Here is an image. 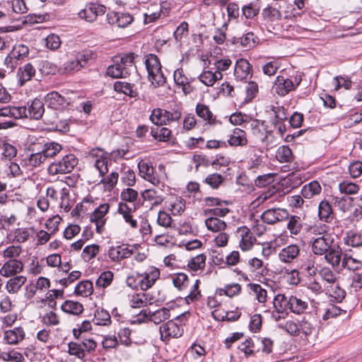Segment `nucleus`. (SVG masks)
I'll return each instance as SVG.
<instances>
[{"label":"nucleus","instance_id":"nucleus-1","mask_svg":"<svg viewBox=\"0 0 362 362\" xmlns=\"http://www.w3.org/2000/svg\"><path fill=\"white\" fill-rule=\"evenodd\" d=\"M312 239L313 252L317 256L323 255L325 262L332 268L339 267L341 263L342 250L337 243H335L332 235Z\"/></svg>","mask_w":362,"mask_h":362},{"label":"nucleus","instance_id":"nucleus-2","mask_svg":"<svg viewBox=\"0 0 362 362\" xmlns=\"http://www.w3.org/2000/svg\"><path fill=\"white\" fill-rule=\"evenodd\" d=\"M134 54L129 52L120 57L107 69V75L112 78H126L135 69Z\"/></svg>","mask_w":362,"mask_h":362},{"label":"nucleus","instance_id":"nucleus-3","mask_svg":"<svg viewBox=\"0 0 362 362\" xmlns=\"http://www.w3.org/2000/svg\"><path fill=\"white\" fill-rule=\"evenodd\" d=\"M148 78L156 86H161L166 82L165 77L161 70V64L158 57L153 54L145 56L144 61Z\"/></svg>","mask_w":362,"mask_h":362},{"label":"nucleus","instance_id":"nucleus-4","mask_svg":"<svg viewBox=\"0 0 362 362\" xmlns=\"http://www.w3.org/2000/svg\"><path fill=\"white\" fill-rule=\"evenodd\" d=\"M78 164V159L74 154H67L58 160L52 163L47 168L49 175L71 173Z\"/></svg>","mask_w":362,"mask_h":362},{"label":"nucleus","instance_id":"nucleus-5","mask_svg":"<svg viewBox=\"0 0 362 362\" xmlns=\"http://www.w3.org/2000/svg\"><path fill=\"white\" fill-rule=\"evenodd\" d=\"M300 78L297 77L292 80L283 76H278L274 81L273 89L275 93L280 96H284L288 93L295 90L300 85Z\"/></svg>","mask_w":362,"mask_h":362},{"label":"nucleus","instance_id":"nucleus-6","mask_svg":"<svg viewBox=\"0 0 362 362\" xmlns=\"http://www.w3.org/2000/svg\"><path fill=\"white\" fill-rule=\"evenodd\" d=\"M160 339L163 341H169L171 339H177L180 337L184 329L181 325H178L174 320H168L163 324L159 329Z\"/></svg>","mask_w":362,"mask_h":362},{"label":"nucleus","instance_id":"nucleus-7","mask_svg":"<svg viewBox=\"0 0 362 362\" xmlns=\"http://www.w3.org/2000/svg\"><path fill=\"white\" fill-rule=\"evenodd\" d=\"M110 204L104 203L100 204L94 209L90 215V221L95 225V230L98 234H102L105 230V225L107 221L106 215L110 210Z\"/></svg>","mask_w":362,"mask_h":362},{"label":"nucleus","instance_id":"nucleus-8","mask_svg":"<svg viewBox=\"0 0 362 362\" xmlns=\"http://www.w3.org/2000/svg\"><path fill=\"white\" fill-rule=\"evenodd\" d=\"M289 217L288 211L282 208L272 207L265 210L260 216L261 220L269 225H274Z\"/></svg>","mask_w":362,"mask_h":362},{"label":"nucleus","instance_id":"nucleus-9","mask_svg":"<svg viewBox=\"0 0 362 362\" xmlns=\"http://www.w3.org/2000/svg\"><path fill=\"white\" fill-rule=\"evenodd\" d=\"M235 235L239 239L238 245L243 252H247L252 250L257 240L249 228L245 226L238 227Z\"/></svg>","mask_w":362,"mask_h":362},{"label":"nucleus","instance_id":"nucleus-10","mask_svg":"<svg viewBox=\"0 0 362 362\" xmlns=\"http://www.w3.org/2000/svg\"><path fill=\"white\" fill-rule=\"evenodd\" d=\"M135 250L130 246L122 244L117 246H111L107 251V255L115 263H119L123 259L134 255Z\"/></svg>","mask_w":362,"mask_h":362},{"label":"nucleus","instance_id":"nucleus-11","mask_svg":"<svg viewBox=\"0 0 362 362\" xmlns=\"http://www.w3.org/2000/svg\"><path fill=\"white\" fill-rule=\"evenodd\" d=\"M106 19L110 25L124 28L133 23L134 18L128 12L110 11L107 13Z\"/></svg>","mask_w":362,"mask_h":362},{"label":"nucleus","instance_id":"nucleus-12","mask_svg":"<svg viewBox=\"0 0 362 362\" xmlns=\"http://www.w3.org/2000/svg\"><path fill=\"white\" fill-rule=\"evenodd\" d=\"M139 316L143 321H150L158 325L170 317V311L167 308H162L153 312L149 310H142Z\"/></svg>","mask_w":362,"mask_h":362},{"label":"nucleus","instance_id":"nucleus-13","mask_svg":"<svg viewBox=\"0 0 362 362\" xmlns=\"http://www.w3.org/2000/svg\"><path fill=\"white\" fill-rule=\"evenodd\" d=\"M105 11L106 8L103 5L90 3L84 8L81 9L78 15L80 18L92 23L97 19L98 16L104 15Z\"/></svg>","mask_w":362,"mask_h":362},{"label":"nucleus","instance_id":"nucleus-14","mask_svg":"<svg viewBox=\"0 0 362 362\" xmlns=\"http://www.w3.org/2000/svg\"><path fill=\"white\" fill-rule=\"evenodd\" d=\"M245 155L248 159V170L255 173L264 165L263 157L255 146H250L245 151Z\"/></svg>","mask_w":362,"mask_h":362},{"label":"nucleus","instance_id":"nucleus-15","mask_svg":"<svg viewBox=\"0 0 362 362\" xmlns=\"http://www.w3.org/2000/svg\"><path fill=\"white\" fill-rule=\"evenodd\" d=\"M23 263L18 259L6 261L0 269V274L5 277L18 276L23 270Z\"/></svg>","mask_w":362,"mask_h":362},{"label":"nucleus","instance_id":"nucleus-16","mask_svg":"<svg viewBox=\"0 0 362 362\" xmlns=\"http://www.w3.org/2000/svg\"><path fill=\"white\" fill-rule=\"evenodd\" d=\"M332 201L322 199L318 205V217L321 221L329 223L335 218Z\"/></svg>","mask_w":362,"mask_h":362},{"label":"nucleus","instance_id":"nucleus-17","mask_svg":"<svg viewBox=\"0 0 362 362\" xmlns=\"http://www.w3.org/2000/svg\"><path fill=\"white\" fill-rule=\"evenodd\" d=\"M28 104V107H25V112L23 117H29L34 119H41L45 112V107L42 101L40 99L35 98L30 103V104Z\"/></svg>","mask_w":362,"mask_h":362},{"label":"nucleus","instance_id":"nucleus-18","mask_svg":"<svg viewBox=\"0 0 362 362\" xmlns=\"http://www.w3.org/2000/svg\"><path fill=\"white\" fill-rule=\"evenodd\" d=\"M45 100L47 103L48 107L54 110L63 109L69 104L67 99L57 91L47 93Z\"/></svg>","mask_w":362,"mask_h":362},{"label":"nucleus","instance_id":"nucleus-19","mask_svg":"<svg viewBox=\"0 0 362 362\" xmlns=\"http://www.w3.org/2000/svg\"><path fill=\"white\" fill-rule=\"evenodd\" d=\"M139 175L146 180L150 182L155 186H158L160 183V179L154 174V168L148 163L139 162Z\"/></svg>","mask_w":362,"mask_h":362},{"label":"nucleus","instance_id":"nucleus-20","mask_svg":"<svg viewBox=\"0 0 362 362\" xmlns=\"http://www.w3.org/2000/svg\"><path fill=\"white\" fill-rule=\"evenodd\" d=\"M300 248L297 244L289 245L281 250L279 259L284 263H291L300 255Z\"/></svg>","mask_w":362,"mask_h":362},{"label":"nucleus","instance_id":"nucleus-21","mask_svg":"<svg viewBox=\"0 0 362 362\" xmlns=\"http://www.w3.org/2000/svg\"><path fill=\"white\" fill-rule=\"evenodd\" d=\"M251 75L252 69L248 61L242 58L238 59L234 68V76L236 79L243 81Z\"/></svg>","mask_w":362,"mask_h":362},{"label":"nucleus","instance_id":"nucleus-22","mask_svg":"<svg viewBox=\"0 0 362 362\" xmlns=\"http://www.w3.org/2000/svg\"><path fill=\"white\" fill-rule=\"evenodd\" d=\"M160 276L158 269L153 267L148 272L140 274V288L142 291H146L150 288Z\"/></svg>","mask_w":362,"mask_h":362},{"label":"nucleus","instance_id":"nucleus-23","mask_svg":"<svg viewBox=\"0 0 362 362\" xmlns=\"http://www.w3.org/2000/svg\"><path fill=\"white\" fill-rule=\"evenodd\" d=\"M45 160V156L40 151L32 153L28 158H23L21 161V164L23 167H25L27 170H33L36 168L40 167Z\"/></svg>","mask_w":362,"mask_h":362},{"label":"nucleus","instance_id":"nucleus-24","mask_svg":"<svg viewBox=\"0 0 362 362\" xmlns=\"http://www.w3.org/2000/svg\"><path fill=\"white\" fill-rule=\"evenodd\" d=\"M4 340L8 344H17L25 338L24 329L21 327H15L4 332Z\"/></svg>","mask_w":362,"mask_h":362},{"label":"nucleus","instance_id":"nucleus-25","mask_svg":"<svg viewBox=\"0 0 362 362\" xmlns=\"http://www.w3.org/2000/svg\"><path fill=\"white\" fill-rule=\"evenodd\" d=\"M228 143L230 146H244L247 144L246 133L244 130L235 128L229 136Z\"/></svg>","mask_w":362,"mask_h":362},{"label":"nucleus","instance_id":"nucleus-26","mask_svg":"<svg viewBox=\"0 0 362 362\" xmlns=\"http://www.w3.org/2000/svg\"><path fill=\"white\" fill-rule=\"evenodd\" d=\"M308 308V303L307 301L303 300L296 296H289L288 310L291 313L300 315L304 313Z\"/></svg>","mask_w":362,"mask_h":362},{"label":"nucleus","instance_id":"nucleus-27","mask_svg":"<svg viewBox=\"0 0 362 362\" xmlns=\"http://www.w3.org/2000/svg\"><path fill=\"white\" fill-rule=\"evenodd\" d=\"M154 302L153 298L148 293H139L132 296L130 303L131 306L134 308H139L141 307L151 305Z\"/></svg>","mask_w":362,"mask_h":362},{"label":"nucleus","instance_id":"nucleus-28","mask_svg":"<svg viewBox=\"0 0 362 362\" xmlns=\"http://www.w3.org/2000/svg\"><path fill=\"white\" fill-rule=\"evenodd\" d=\"M35 74V69L30 63H28L23 66L19 67L17 76L21 86H23L25 82L30 81Z\"/></svg>","mask_w":362,"mask_h":362},{"label":"nucleus","instance_id":"nucleus-29","mask_svg":"<svg viewBox=\"0 0 362 362\" xmlns=\"http://www.w3.org/2000/svg\"><path fill=\"white\" fill-rule=\"evenodd\" d=\"M195 110L197 116L202 118L204 122H206L209 124H216V117L214 116L212 112L206 105L198 103L196 105Z\"/></svg>","mask_w":362,"mask_h":362},{"label":"nucleus","instance_id":"nucleus-30","mask_svg":"<svg viewBox=\"0 0 362 362\" xmlns=\"http://www.w3.org/2000/svg\"><path fill=\"white\" fill-rule=\"evenodd\" d=\"M223 74L218 71H211L204 70L199 76L198 78L203 84L206 86H212L216 81L222 79Z\"/></svg>","mask_w":362,"mask_h":362},{"label":"nucleus","instance_id":"nucleus-31","mask_svg":"<svg viewBox=\"0 0 362 362\" xmlns=\"http://www.w3.org/2000/svg\"><path fill=\"white\" fill-rule=\"evenodd\" d=\"M25 107L6 106L0 108V116L9 117L14 119L23 118L25 115Z\"/></svg>","mask_w":362,"mask_h":362},{"label":"nucleus","instance_id":"nucleus-32","mask_svg":"<svg viewBox=\"0 0 362 362\" xmlns=\"http://www.w3.org/2000/svg\"><path fill=\"white\" fill-rule=\"evenodd\" d=\"M144 202H148L151 208L160 205L163 198L153 189H145L141 194Z\"/></svg>","mask_w":362,"mask_h":362},{"label":"nucleus","instance_id":"nucleus-33","mask_svg":"<svg viewBox=\"0 0 362 362\" xmlns=\"http://www.w3.org/2000/svg\"><path fill=\"white\" fill-rule=\"evenodd\" d=\"M206 256L204 253L192 257L187 263L189 270L193 272H202L206 267Z\"/></svg>","mask_w":362,"mask_h":362},{"label":"nucleus","instance_id":"nucleus-34","mask_svg":"<svg viewBox=\"0 0 362 362\" xmlns=\"http://www.w3.org/2000/svg\"><path fill=\"white\" fill-rule=\"evenodd\" d=\"M322 187L318 181L313 180L308 184L305 185L302 189V196L305 199H311L314 196L321 193Z\"/></svg>","mask_w":362,"mask_h":362},{"label":"nucleus","instance_id":"nucleus-35","mask_svg":"<svg viewBox=\"0 0 362 362\" xmlns=\"http://www.w3.org/2000/svg\"><path fill=\"white\" fill-rule=\"evenodd\" d=\"M7 281L6 288L9 293H16L26 282L27 278L24 276H14Z\"/></svg>","mask_w":362,"mask_h":362},{"label":"nucleus","instance_id":"nucleus-36","mask_svg":"<svg viewBox=\"0 0 362 362\" xmlns=\"http://www.w3.org/2000/svg\"><path fill=\"white\" fill-rule=\"evenodd\" d=\"M345 245L353 247H359L362 246V233L358 231L349 230L344 238Z\"/></svg>","mask_w":362,"mask_h":362},{"label":"nucleus","instance_id":"nucleus-37","mask_svg":"<svg viewBox=\"0 0 362 362\" xmlns=\"http://www.w3.org/2000/svg\"><path fill=\"white\" fill-rule=\"evenodd\" d=\"M61 309L64 313L75 315H78L83 311V307L81 303L70 300H65L62 305Z\"/></svg>","mask_w":362,"mask_h":362},{"label":"nucleus","instance_id":"nucleus-38","mask_svg":"<svg viewBox=\"0 0 362 362\" xmlns=\"http://www.w3.org/2000/svg\"><path fill=\"white\" fill-rule=\"evenodd\" d=\"M353 201L354 199L352 197H332L333 205L344 213L351 210Z\"/></svg>","mask_w":362,"mask_h":362},{"label":"nucleus","instance_id":"nucleus-39","mask_svg":"<svg viewBox=\"0 0 362 362\" xmlns=\"http://www.w3.org/2000/svg\"><path fill=\"white\" fill-rule=\"evenodd\" d=\"M134 84L124 81H116L114 83V89L116 92L122 93L131 98H136L138 95L137 92L134 90Z\"/></svg>","mask_w":362,"mask_h":362},{"label":"nucleus","instance_id":"nucleus-40","mask_svg":"<svg viewBox=\"0 0 362 362\" xmlns=\"http://www.w3.org/2000/svg\"><path fill=\"white\" fill-rule=\"evenodd\" d=\"M205 225L209 230L218 233L223 231L226 227V223L217 217H209L206 219Z\"/></svg>","mask_w":362,"mask_h":362},{"label":"nucleus","instance_id":"nucleus-41","mask_svg":"<svg viewBox=\"0 0 362 362\" xmlns=\"http://www.w3.org/2000/svg\"><path fill=\"white\" fill-rule=\"evenodd\" d=\"M151 122L157 126L167 125L166 110L162 108H154L149 117Z\"/></svg>","mask_w":362,"mask_h":362},{"label":"nucleus","instance_id":"nucleus-42","mask_svg":"<svg viewBox=\"0 0 362 362\" xmlns=\"http://www.w3.org/2000/svg\"><path fill=\"white\" fill-rule=\"evenodd\" d=\"M273 305L277 313H284L288 310L289 296L277 294L274 298Z\"/></svg>","mask_w":362,"mask_h":362},{"label":"nucleus","instance_id":"nucleus-43","mask_svg":"<svg viewBox=\"0 0 362 362\" xmlns=\"http://www.w3.org/2000/svg\"><path fill=\"white\" fill-rule=\"evenodd\" d=\"M277 194L274 188H271L265 192H262L255 200L253 201L252 204L259 206L269 200V204L274 203L276 200Z\"/></svg>","mask_w":362,"mask_h":362},{"label":"nucleus","instance_id":"nucleus-44","mask_svg":"<svg viewBox=\"0 0 362 362\" xmlns=\"http://www.w3.org/2000/svg\"><path fill=\"white\" fill-rule=\"evenodd\" d=\"M62 149V146L57 142H48L46 143L41 153L45 156V159L54 157L59 153Z\"/></svg>","mask_w":362,"mask_h":362},{"label":"nucleus","instance_id":"nucleus-45","mask_svg":"<svg viewBox=\"0 0 362 362\" xmlns=\"http://www.w3.org/2000/svg\"><path fill=\"white\" fill-rule=\"evenodd\" d=\"M319 275L327 285L337 283L339 279V276L328 267H322L319 271Z\"/></svg>","mask_w":362,"mask_h":362},{"label":"nucleus","instance_id":"nucleus-46","mask_svg":"<svg viewBox=\"0 0 362 362\" xmlns=\"http://www.w3.org/2000/svg\"><path fill=\"white\" fill-rule=\"evenodd\" d=\"M151 136L159 141H168L172 136V131L167 127L152 128Z\"/></svg>","mask_w":362,"mask_h":362},{"label":"nucleus","instance_id":"nucleus-47","mask_svg":"<svg viewBox=\"0 0 362 362\" xmlns=\"http://www.w3.org/2000/svg\"><path fill=\"white\" fill-rule=\"evenodd\" d=\"M74 204V201L70 198L69 190L67 188H62L60 192L59 207L65 212H69Z\"/></svg>","mask_w":362,"mask_h":362},{"label":"nucleus","instance_id":"nucleus-48","mask_svg":"<svg viewBox=\"0 0 362 362\" xmlns=\"http://www.w3.org/2000/svg\"><path fill=\"white\" fill-rule=\"evenodd\" d=\"M339 190L346 195L356 194L360 190V186L355 182L344 180L339 184Z\"/></svg>","mask_w":362,"mask_h":362},{"label":"nucleus","instance_id":"nucleus-49","mask_svg":"<svg viewBox=\"0 0 362 362\" xmlns=\"http://www.w3.org/2000/svg\"><path fill=\"white\" fill-rule=\"evenodd\" d=\"M248 288L252 291L256 296L257 300L259 303H264L267 300V291L258 284L250 283L247 284Z\"/></svg>","mask_w":362,"mask_h":362},{"label":"nucleus","instance_id":"nucleus-50","mask_svg":"<svg viewBox=\"0 0 362 362\" xmlns=\"http://www.w3.org/2000/svg\"><path fill=\"white\" fill-rule=\"evenodd\" d=\"M326 289L329 295L333 297L336 301L341 302L346 296L345 291L339 286V281L331 285H327Z\"/></svg>","mask_w":362,"mask_h":362},{"label":"nucleus","instance_id":"nucleus-51","mask_svg":"<svg viewBox=\"0 0 362 362\" xmlns=\"http://www.w3.org/2000/svg\"><path fill=\"white\" fill-rule=\"evenodd\" d=\"M74 291L77 295L88 297L93 292V283L88 280L81 281L76 285Z\"/></svg>","mask_w":362,"mask_h":362},{"label":"nucleus","instance_id":"nucleus-52","mask_svg":"<svg viewBox=\"0 0 362 362\" xmlns=\"http://www.w3.org/2000/svg\"><path fill=\"white\" fill-rule=\"evenodd\" d=\"M114 273L112 271L103 272L98 279L96 280V287L99 288H107L109 286L113 281Z\"/></svg>","mask_w":362,"mask_h":362},{"label":"nucleus","instance_id":"nucleus-53","mask_svg":"<svg viewBox=\"0 0 362 362\" xmlns=\"http://www.w3.org/2000/svg\"><path fill=\"white\" fill-rule=\"evenodd\" d=\"M276 159L280 163H288L293 160L291 149L288 146H280L276 154Z\"/></svg>","mask_w":362,"mask_h":362},{"label":"nucleus","instance_id":"nucleus-54","mask_svg":"<svg viewBox=\"0 0 362 362\" xmlns=\"http://www.w3.org/2000/svg\"><path fill=\"white\" fill-rule=\"evenodd\" d=\"M263 18L269 21L274 22L281 19V13L278 8L268 6L262 10Z\"/></svg>","mask_w":362,"mask_h":362},{"label":"nucleus","instance_id":"nucleus-55","mask_svg":"<svg viewBox=\"0 0 362 362\" xmlns=\"http://www.w3.org/2000/svg\"><path fill=\"white\" fill-rule=\"evenodd\" d=\"M224 180L225 179L223 175L215 173L208 175L204 182L215 189H218L223 183Z\"/></svg>","mask_w":362,"mask_h":362},{"label":"nucleus","instance_id":"nucleus-56","mask_svg":"<svg viewBox=\"0 0 362 362\" xmlns=\"http://www.w3.org/2000/svg\"><path fill=\"white\" fill-rule=\"evenodd\" d=\"M94 321L95 325L105 326L111 323V317L107 311L98 309L94 315Z\"/></svg>","mask_w":362,"mask_h":362},{"label":"nucleus","instance_id":"nucleus-57","mask_svg":"<svg viewBox=\"0 0 362 362\" xmlns=\"http://www.w3.org/2000/svg\"><path fill=\"white\" fill-rule=\"evenodd\" d=\"M277 327L278 328L286 332L291 336H299V325L293 320H287L284 323H279L278 324Z\"/></svg>","mask_w":362,"mask_h":362},{"label":"nucleus","instance_id":"nucleus-58","mask_svg":"<svg viewBox=\"0 0 362 362\" xmlns=\"http://www.w3.org/2000/svg\"><path fill=\"white\" fill-rule=\"evenodd\" d=\"M138 227L142 239L147 240L152 234V227L148 220L146 218H141Z\"/></svg>","mask_w":362,"mask_h":362},{"label":"nucleus","instance_id":"nucleus-59","mask_svg":"<svg viewBox=\"0 0 362 362\" xmlns=\"http://www.w3.org/2000/svg\"><path fill=\"white\" fill-rule=\"evenodd\" d=\"M303 227L302 220L299 216H291L287 223V228L293 235H298Z\"/></svg>","mask_w":362,"mask_h":362},{"label":"nucleus","instance_id":"nucleus-60","mask_svg":"<svg viewBox=\"0 0 362 362\" xmlns=\"http://www.w3.org/2000/svg\"><path fill=\"white\" fill-rule=\"evenodd\" d=\"M241 286L238 283L227 284L224 288H219L220 295H226L228 297H233L241 292Z\"/></svg>","mask_w":362,"mask_h":362},{"label":"nucleus","instance_id":"nucleus-61","mask_svg":"<svg viewBox=\"0 0 362 362\" xmlns=\"http://www.w3.org/2000/svg\"><path fill=\"white\" fill-rule=\"evenodd\" d=\"M81 69V65L79 64L76 58L71 59L66 62L60 68L59 71L64 74H71L74 71H78Z\"/></svg>","mask_w":362,"mask_h":362},{"label":"nucleus","instance_id":"nucleus-62","mask_svg":"<svg viewBox=\"0 0 362 362\" xmlns=\"http://www.w3.org/2000/svg\"><path fill=\"white\" fill-rule=\"evenodd\" d=\"M0 358L4 361L22 362L24 361L23 354L15 350L2 351L0 354Z\"/></svg>","mask_w":362,"mask_h":362},{"label":"nucleus","instance_id":"nucleus-63","mask_svg":"<svg viewBox=\"0 0 362 362\" xmlns=\"http://www.w3.org/2000/svg\"><path fill=\"white\" fill-rule=\"evenodd\" d=\"M173 283L180 291H182L189 286V280L187 274L178 273L173 276Z\"/></svg>","mask_w":362,"mask_h":362},{"label":"nucleus","instance_id":"nucleus-64","mask_svg":"<svg viewBox=\"0 0 362 362\" xmlns=\"http://www.w3.org/2000/svg\"><path fill=\"white\" fill-rule=\"evenodd\" d=\"M23 252V248L21 245H10L7 247L2 253V255L6 259H17Z\"/></svg>","mask_w":362,"mask_h":362}]
</instances>
